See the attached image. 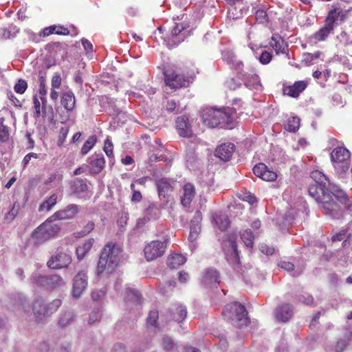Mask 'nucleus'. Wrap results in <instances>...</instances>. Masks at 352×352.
Returning <instances> with one entry per match:
<instances>
[{"label": "nucleus", "mask_w": 352, "mask_h": 352, "mask_svg": "<svg viewBox=\"0 0 352 352\" xmlns=\"http://www.w3.org/2000/svg\"><path fill=\"white\" fill-rule=\"evenodd\" d=\"M311 177L314 183L309 186V195L316 202L322 204L327 214L334 219L340 218L343 212L340 204L351 210L350 205H346L349 199L346 193L337 185L331 183L322 172L314 170L311 173Z\"/></svg>", "instance_id": "1"}, {"label": "nucleus", "mask_w": 352, "mask_h": 352, "mask_svg": "<svg viewBox=\"0 0 352 352\" xmlns=\"http://www.w3.org/2000/svg\"><path fill=\"white\" fill-rule=\"evenodd\" d=\"M234 110L230 107L221 109L208 108L202 112V120L205 125L210 128H214L222 124L227 126L234 120Z\"/></svg>", "instance_id": "2"}, {"label": "nucleus", "mask_w": 352, "mask_h": 352, "mask_svg": "<svg viewBox=\"0 0 352 352\" xmlns=\"http://www.w3.org/2000/svg\"><path fill=\"white\" fill-rule=\"evenodd\" d=\"M121 250L118 246L107 243L102 249L98 263V274H111L118 265L121 258Z\"/></svg>", "instance_id": "3"}, {"label": "nucleus", "mask_w": 352, "mask_h": 352, "mask_svg": "<svg viewBox=\"0 0 352 352\" xmlns=\"http://www.w3.org/2000/svg\"><path fill=\"white\" fill-rule=\"evenodd\" d=\"M223 314L233 326L239 328L247 326L249 322L245 307L237 302L227 305Z\"/></svg>", "instance_id": "4"}, {"label": "nucleus", "mask_w": 352, "mask_h": 352, "mask_svg": "<svg viewBox=\"0 0 352 352\" xmlns=\"http://www.w3.org/2000/svg\"><path fill=\"white\" fill-rule=\"evenodd\" d=\"M351 154L344 147L338 146L331 153V160L333 163L336 174L340 178H344L350 168Z\"/></svg>", "instance_id": "5"}, {"label": "nucleus", "mask_w": 352, "mask_h": 352, "mask_svg": "<svg viewBox=\"0 0 352 352\" xmlns=\"http://www.w3.org/2000/svg\"><path fill=\"white\" fill-rule=\"evenodd\" d=\"M53 218L50 217L40 225L32 234L35 243L40 244L55 236L60 230V227L55 223Z\"/></svg>", "instance_id": "6"}, {"label": "nucleus", "mask_w": 352, "mask_h": 352, "mask_svg": "<svg viewBox=\"0 0 352 352\" xmlns=\"http://www.w3.org/2000/svg\"><path fill=\"white\" fill-rule=\"evenodd\" d=\"M61 305V300L58 298L50 302H46L44 298L38 297L32 304V311L38 319H42L44 317H49L55 313Z\"/></svg>", "instance_id": "7"}, {"label": "nucleus", "mask_w": 352, "mask_h": 352, "mask_svg": "<svg viewBox=\"0 0 352 352\" xmlns=\"http://www.w3.org/2000/svg\"><path fill=\"white\" fill-rule=\"evenodd\" d=\"M34 283L38 286H42L47 289H54L63 287L65 282L58 274L41 275L34 274L32 276Z\"/></svg>", "instance_id": "8"}, {"label": "nucleus", "mask_w": 352, "mask_h": 352, "mask_svg": "<svg viewBox=\"0 0 352 352\" xmlns=\"http://www.w3.org/2000/svg\"><path fill=\"white\" fill-rule=\"evenodd\" d=\"M223 250L230 264L233 266L234 270L239 268V257L234 235L229 236L228 240L223 241Z\"/></svg>", "instance_id": "9"}, {"label": "nucleus", "mask_w": 352, "mask_h": 352, "mask_svg": "<svg viewBox=\"0 0 352 352\" xmlns=\"http://www.w3.org/2000/svg\"><path fill=\"white\" fill-rule=\"evenodd\" d=\"M166 248V243L159 240L152 241L146 244L144 248V257L151 261L163 256Z\"/></svg>", "instance_id": "10"}, {"label": "nucleus", "mask_w": 352, "mask_h": 352, "mask_svg": "<svg viewBox=\"0 0 352 352\" xmlns=\"http://www.w3.org/2000/svg\"><path fill=\"white\" fill-rule=\"evenodd\" d=\"M184 30L185 27L182 23H176L171 30L170 35L164 39L166 45L169 48H173L184 41L187 36Z\"/></svg>", "instance_id": "11"}, {"label": "nucleus", "mask_w": 352, "mask_h": 352, "mask_svg": "<svg viewBox=\"0 0 352 352\" xmlns=\"http://www.w3.org/2000/svg\"><path fill=\"white\" fill-rule=\"evenodd\" d=\"M72 262L69 254L63 252H56L47 261V266L54 270L67 267Z\"/></svg>", "instance_id": "12"}, {"label": "nucleus", "mask_w": 352, "mask_h": 352, "mask_svg": "<svg viewBox=\"0 0 352 352\" xmlns=\"http://www.w3.org/2000/svg\"><path fill=\"white\" fill-rule=\"evenodd\" d=\"M87 275L84 270L78 272L73 278L72 296L75 298H78L85 289L87 288Z\"/></svg>", "instance_id": "13"}, {"label": "nucleus", "mask_w": 352, "mask_h": 352, "mask_svg": "<svg viewBox=\"0 0 352 352\" xmlns=\"http://www.w3.org/2000/svg\"><path fill=\"white\" fill-rule=\"evenodd\" d=\"M175 128L177 133L181 137L191 138L193 135L191 122L186 116H181L177 118Z\"/></svg>", "instance_id": "14"}, {"label": "nucleus", "mask_w": 352, "mask_h": 352, "mask_svg": "<svg viewBox=\"0 0 352 352\" xmlns=\"http://www.w3.org/2000/svg\"><path fill=\"white\" fill-rule=\"evenodd\" d=\"M88 167L91 174L100 173L104 167L105 160L102 153H94L87 160Z\"/></svg>", "instance_id": "15"}, {"label": "nucleus", "mask_w": 352, "mask_h": 352, "mask_svg": "<svg viewBox=\"0 0 352 352\" xmlns=\"http://www.w3.org/2000/svg\"><path fill=\"white\" fill-rule=\"evenodd\" d=\"M254 174L267 182H272L276 180L277 175L275 172L268 169L267 166L263 163H259L253 168Z\"/></svg>", "instance_id": "16"}, {"label": "nucleus", "mask_w": 352, "mask_h": 352, "mask_svg": "<svg viewBox=\"0 0 352 352\" xmlns=\"http://www.w3.org/2000/svg\"><path fill=\"white\" fill-rule=\"evenodd\" d=\"M235 150L234 144L228 142L219 146L215 151V155L223 162H228L232 157Z\"/></svg>", "instance_id": "17"}, {"label": "nucleus", "mask_w": 352, "mask_h": 352, "mask_svg": "<svg viewBox=\"0 0 352 352\" xmlns=\"http://www.w3.org/2000/svg\"><path fill=\"white\" fill-rule=\"evenodd\" d=\"M203 284L208 287L217 288L219 283V273L215 269L206 270L202 276Z\"/></svg>", "instance_id": "18"}, {"label": "nucleus", "mask_w": 352, "mask_h": 352, "mask_svg": "<svg viewBox=\"0 0 352 352\" xmlns=\"http://www.w3.org/2000/svg\"><path fill=\"white\" fill-rule=\"evenodd\" d=\"M164 75L166 85L171 89H177L186 85V80L182 76L175 74L171 71H165Z\"/></svg>", "instance_id": "19"}, {"label": "nucleus", "mask_w": 352, "mask_h": 352, "mask_svg": "<svg viewBox=\"0 0 352 352\" xmlns=\"http://www.w3.org/2000/svg\"><path fill=\"white\" fill-rule=\"evenodd\" d=\"M155 179L159 197H163L164 198L168 197V194L171 192L173 190V184H174V182H171L168 179L165 177H156Z\"/></svg>", "instance_id": "20"}, {"label": "nucleus", "mask_w": 352, "mask_h": 352, "mask_svg": "<svg viewBox=\"0 0 352 352\" xmlns=\"http://www.w3.org/2000/svg\"><path fill=\"white\" fill-rule=\"evenodd\" d=\"M186 307L182 305H175L172 306L167 313V317L170 320H173L177 322H182L186 318Z\"/></svg>", "instance_id": "21"}, {"label": "nucleus", "mask_w": 352, "mask_h": 352, "mask_svg": "<svg viewBox=\"0 0 352 352\" xmlns=\"http://www.w3.org/2000/svg\"><path fill=\"white\" fill-rule=\"evenodd\" d=\"M274 313L278 321L286 322L293 315L292 306L289 304L281 305L276 308Z\"/></svg>", "instance_id": "22"}, {"label": "nucleus", "mask_w": 352, "mask_h": 352, "mask_svg": "<svg viewBox=\"0 0 352 352\" xmlns=\"http://www.w3.org/2000/svg\"><path fill=\"white\" fill-rule=\"evenodd\" d=\"M78 208L76 204L67 206L64 210L55 212L52 218L54 220H63L72 219L78 212Z\"/></svg>", "instance_id": "23"}, {"label": "nucleus", "mask_w": 352, "mask_h": 352, "mask_svg": "<svg viewBox=\"0 0 352 352\" xmlns=\"http://www.w3.org/2000/svg\"><path fill=\"white\" fill-rule=\"evenodd\" d=\"M70 187L72 194L79 198L85 197L88 186L85 181L76 179L70 183Z\"/></svg>", "instance_id": "24"}, {"label": "nucleus", "mask_w": 352, "mask_h": 352, "mask_svg": "<svg viewBox=\"0 0 352 352\" xmlns=\"http://www.w3.org/2000/svg\"><path fill=\"white\" fill-rule=\"evenodd\" d=\"M307 87V82L300 80L296 82L293 85L285 87L283 93L293 98H297Z\"/></svg>", "instance_id": "25"}, {"label": "nucleus", "mask_w": 352, "mask_h": 352, "mask_svg": "<svg viewBox=\"0 0 352 352\" xmlns=\"http://www.w3.org/2000/svg\"><path fill=\"white\" fill-rule=\"evenodd\" d=\"M195 196V188L194 185L190 183H186L183 186V194L181 197V204L184 207L189 206Z\"/></svg>", "instance_id": "26"}, {"label": "nucleus", "mask_w": 352, "mask_h": 352, "mask_svg": "<svg viewBox=\"0 0 352 352\" xmlns=\"http://www.w3.org/2000/svg\"><path fill=\"white\" fill-rule=\"evenodd\" d=\"M26 298L22 296L21 294H12L10 297V302L8 306L12 310H21L23 309L24 311H27L25 308Z\"/></svg>", "instance_id": "27"}, {"label": "nucleus", "mask_w": 352, "mask_h": 352, "mask_svg": "<svg viewBox=\"0 0 352 352\" xmlns=\"http://www.w3.org/2000/svg\"><path fill=\"white\" fill-rule=\"evenodd\" d=\"M278 265L281 269L290 272L292 276L294 277L300 275L305 269L304 265H295L293 263L285 261H280Z\"/></svg>", "instance_id": "28"}, {"label": "nucleus", "mask_w": 352, "mask_h": 352, "mask_svg": "<svg viewBox=\"0 0 352 352\" xmlns=\"http://www.w3.org/2000/svg\"><path fill=\"white\" fill-rule=\"evenodd\" d=\"M75 317V313L72 310L62 311L59 314L57 324L58 327L64 328L71 324L74 322Z\"/></svg>", "instance_id": "29"}, {"label": "nucleus", "mask_w": 352, "mask_h": 352, "mask_svg": "<svg viewBox=\"0 0 352 352\" xmlns=\"http://www.w3.org/2000/svg\"><path fill=\"white\" fill-rule=\"evenodd\" d=\"M161 346L166 352H177L178 345L173 338L168 335H163L161 338Z\"/></svg>", "instance_id": "30"}, {"label": "nucleus", "mask_w": 352, "mask_h": 352, "mask_svg": "<svg viewBox=\"0 0 352 352\" xmlns=\"http://www.w3.org/2000/svg\"><path fill=\"white\" fill-rule=\"evenodd\" d=\"M270 45L274 48L277 54L286 53V48L287 45L285 41L278 35H275L272 37Z\"/></svg>", "instance_id": "31"}, {"label": "nucleus", "mask_w": 352, "mask_h": 352, "mask_svg": "<svg viewBox=\"0 0 352 352\" xmlns=\"http://www.w3.org/2000/svg\"><path fill=\"white\" fill-rule=\"evenodd\" d=\"M94 239H89L86 241H85L81 245H79L76 250V256L78 260H82L87 253H88L94 244Z\"/></svg>", "instance_id": "32"}, {"label": "nucleus", "mask_w": 352, "mask_h": 352, "mask_svg": "<svg viewBox=\"0 0 352 352\" xmlns=\"http://www.w3.org/2000/svg\"><path fill=\"white\" fill-rule=\"evenodd\" d=\"M76 103L75 96L73 92L68 91L63 94L61 96V104L69 111L74 109Z\"/></svg>", "instance_id": "33"}, {"label": "nucleus", "mask_w": 352, "mask_h": 352, "mask_svg": "<svg viewBox=\"0 0 352 352\" xmlns=\"http://www.w3.org/2000/svg\"><path fill=\"white\" fill-rule=\"evenodd\" d=\"M244 85L250 89H258L261 87L259 77L256 74H248L243 78Z\"/></svg>", "instance_id": "34"}, {"label": "nucleus", "mask_w": 352, "mask_h": 352, "mask_svg": "<svg viewBox=\"0 0 352 352\" xmlns=\"http://www.w3.org/2000/svg\"><path fill=\"white\" fill-rule=\"evenodd\" d=\"M5 118H0V150L3 152L1 144H6L10 140V128L4 124Z\"/></svg>", "instance_id": "35"}, {"label": "nucleus", "mask_w": 352, "mask_h": 352, "mask_svg": "<svg viewBox=\"0 0 352 352\" xmlns=\"http://www.w3.org/2000/svg\"><path fill=\"white\" fill-rule=\"evenodd\" d=\"M186 261V257L179 254H173L168 257L167 265L170 268H177Z\"/></svg>", "instance_id": "36"}, {"label": "nucleus", "mask_w": 352, "mask_h": 352, "mask_svg": "<svg viewBox=\"0 0 352 352\" xmlns=\"http://www.w3.org/2000/svg\"><path fill=\"white\" fill-rule=\"evenodd\" d=\"M19 32V29L15 26H10L9 28H0V38L1 39H9L14 38L16 33Z\"/></svg>", "instance_id": "37"}, {"label": "nucleus", "mask_w": 352, "mask_h": 352, "mask_svg": "<svg viewBox=\"0 0 352 352\" xmlns=\"http://www.w3.org/2000/svg\"><path fill=\"white\" fill-rule=\"evenodd\" d=\"M52 34H63V35H67L69 34V30L63 27V26H50L48 28H46L43 30V36H49Z\"/></svg>", "instance_id": "38"}, {"label": "nucleus", "mask_w": 352, "mask_h": 352, "mask_svg": "<svg viewBox=\"0 0 352 352\" xmlns=\"http://www.w3.org/2000/svg\"><path fill=\"white\" fill-rule=\"evenodd\" d=\"M214 219L217 226L222 231L226 230L230 225V220L226 214H217L214 217Z\"/></svg>", "instance_id": "39"}, {"label": "nucleus", "mask_w": 352, "mask_h": 352, "mask_svg": "<svg viewBox=\"0 0 352 352\" xmlns=\"http://www.w3.org/2000/svg\"><path fill=\"white\" fill-rule=\"evenodd\" d=\"M333 29V26L326 23L323 28L315 33L314 38L319 41H324Z\"/></svg>", "instance_id": "40"}, {"label": "nucleus", "mask_w": 352, "mask_h": 352, "mask_svg": "<svg viewBox=\"0 0 352 352\" xmlns=\"http://www.w3.org/2000/svg\"><path fill=\"white\" fill-rule=\"evenodd\" d=\"M160 212V206L157 203H151L145 209L144 213L151 217V219H155L159 217Z\"/></svg>", "instance_id": "41"}, {"label": "nucleus", "mask_w": 352, "mask_h": 352, "mask_svg": "<svg viewBox=\"0 0 352 352\" xmlns=\"http://www.w3.org/2000/svg\"><path fill=\"white\" fill-rule=\"evenodd\" d=\"M56 195L53 194L40 205L38 208V211L43 212L45 210H50L52 208V207L55 206V204H56Z\"/></svg>", "instance_id": "42"}, {"label": "nucleus", "mask_w": 352, "mask_h": 352, "mask_svg": "<svg viewBox=\"0 0 352 352\" xmlns=\"http://www.w3.org/2000/svg\"><path fill=\"white\" fill-rule=\"evenodd\" d=\"M223 60L226 61L231 67L238 65V62L236 59L234 54L229 50H225L222 52Z\"/></svg>", "instance_id": "43"}, {"label": "nucleus", "mask_w": 352, "mask_h": 352, "mask_svg": "<svg viewBox=\"0 0 352 352\" xmlns=\"http://www.w3.org/2000/svg\"><path fill=\"white\" fill-rule=\"evenodd\" d=\"M241 239L247 247L252 248L254 240V236L252 234L250 229H247L244 230L241 234Z\"/></svg>", "instance_id": "44"}, {"label": "nucleus", "mask_w": 352, "mask_h": 352, "mask_svg": "<svg viewBox=\"0 0 352 352\" xmlns=\"http://www.w3.org/2000/svg\"><path fill=\"white\" fill-rule=\"evenodd\" d=\"M124 299L126 301H131L134 304H140L141 302V296L138 291L135 289H128Z\"/></svg>", "instance_id": "45"}, {"label": "nucleus", "mask_w": 352, "mask_h": 352, "mask_svg": "<svg viewBox=\"0 0 352 352\" xmlns=\"http://www.w3.org/2000/svg\"><path fill=\"white\" fill-rule=\"evenodd\" d=\"M166 110L169 113L178 114L180 113L183 109L175 100H168L166 104Z\"/></svg>", "instance_id": "46"}, {"label": "nucleus", "mask_w": 352, "mask_h": 352, "mask_svg": "<svg viewBox=\"0 0 352 352\" xmlns=\"http://www.w3.org/2000/svg\"><path fill=\"white\" fill-rule=\"evenodd\" d=\"M341 11L339 8L330 10L326 19V23L333 26L334 28V23L338 19Z\"/></svg>", "instance_id": "47"}, {"label": "nucleus", "mask_w": 352, "mask_h": 352, "mask_svg": "<svg viewBox=\"0 0 352 352\" xmlns=\"http://www.w3.org/2000/svg\"><path fill=\"white\" fill-rule=\"evenodd\" d=\"M300 118L298 117H292L289 119L287 124L285 125V129L290 132L295 133L298 130L300 127Z\"/></svg>", "instance_id": "48"}, {"label": "nucleus", "mask_w": 352, "mask_h": 352, "mask_svg": "<svg viewBox=\"0 0 352 352\" xmlns=\"http://www.w3.org/2000/svg\"><path fill=\"white\" fill-rule=\"evenodd\" d=\"M96 142V138L94 136H90L87 141L84 143L82 148L81 153L82 155H86L91 148L94 146Z\"/></svg>", "instance_id": "49"}, {"label": "nucleus", "mask_w": 352, "mask_h": 352, "mask_svg": "<svg viewBox=\"0 0 352 352\" xmlns=\"http://www.w3.org/2000/svg\"><path fill=\"white\" fill-rule=\"evenodd\" d=\"M94 227L95 223L89 221L84 226L80 232L76 233V236L77 237H83L89 234L94 229Z\"/></svg>", "instance_id": "50"}, {"label": "nucleus", "mask_w": 352, "mask_h": 352, "mask_svg": "<svg viewBox=\"0 0 352 352\" xmlns=\"http://www.w3.org/2000/svg\"><path fill=\"white\" fill-rule=\"evenodd\" d=\"M239 197L243 201H248L250 205L257 201L256 197L250 192H241L239 194Z\"/></svg>", "instance_id": "51"}, {"label": "nucleus", "mask_w": 352, "mask_h": 352, "mask_svg": "<svg viewBox=\"0 0 352 352\" xmlns=\"http://www.w3.org/2000/svg\"><path fill=\"white\" fill-rule=\"evenodd\" d=\"M28 88V83L23 79H19L14 85V89L17 94H23Z\"/></svg>", "instance_id": "52"}, {"label": "nucleus", "mask_w": 352, "mask_h": 352, "mask_svg": "<svg viewBox=\"0 0 352 352\" xmlns=\"http://www.w3.org/2000/svg\"><path fill=\"white\" fill-rule=\"evenodd\" d=\"M255 14L258 23H264L268 21L267 14L264 10L258 9L256 10Z\"/></svg>", "instance_id": "53"}, {"label": "nucleus", "mask_w": 352, "mask_h": 352, "mask_svg": "<svg viewBox=\"0 0 352 352\" xmlns=\"http://www.w3.org/2000/svg\"><path fill=\"white\" fill-rule=\"evenodd\" d=\"M201 230V227L199 225H192L190 226V231L189 234V240L190 241H194L197 239L199 233Z\"/></svg>", "instance_id": "54"}, {"label": "nucleus", "mask_w": 352, "mask_h": 352, "mask_svg": "<svg viewBox=\"0 0 352 352\" xmlns=\"http://www.w3.org/2000/svg\"><path fill=\"white\" fill-rule=\"evenodd\" d=\"M298 299L300 302L307 305H311L314 303L313 296L307 293L300 294Z\"/></svg>", "instance_id": "55"}, {"label": "nucleus", "mask_w": 352, "mask_h": 352, "mask_svg": "<svg viewBox=\"0 0 352 352\" xmlns=\"http://www.w3.org/2000/svg\"><path fill=\"white\" fill-rule=\"evenodd\" d=\"M158 318V312L157 311H151L147 317V324L155 327Z\"/></svg>", "instance_id": "56"}, {"label": "nucleus", "mask_w": 352, "mask_h": 352, "mask_svg": "<svg viewBox=\"0 0 352 352\" xmlns=\"http://www.w3.org/2000/svg\"><path fill=\"white\" fill-rule=\"evenodd\" d=\"M104 151L108 157L111 158L113 157V143L107 138L104 142Z\"/></svg>", "instance_id": "57"}, {"label": "nucleus", "mask_w": 352, "mask_h": 352, "mask_svg": "<svg viewBox=\"0 0 352 352\" xmlns=\"http://www.w3.org/2000/svg\"><path fill=\"white\" fill-rule=\"evenodd\" d=\"M33 102H34V107L35 109V112L34 113V117L35 118H38L41 116L42 107L41 108V102L38 100L36 96H34Z\"/></svg>", "instance_id": "58"}, {"label": "nucleus", "mask_w": 352, "mask_h": 352, "mask_svg": "<svg viewBox=\"0 0 352 352\" xmlns=\"http://www.w3.org/2000/svg\"><path fill=\"white\" fill-rule=\"evenodd\" d=\"M131 189L133 191V195H132L131 199V201L134 202V203L140 202L142 199L141 192L139 190H136L135 189L134 184H131Z\"/></svg>", "instance_id": "59"}, {"label": "nucleus", "mask_w": 352, "mask_h": 352, "mask_svg": "<svg viewBox=\"0 0 352 352\" xmlns=\"http://www.w3.org/2000/svg\"><path fill=\"white\" fill-rule=\"evenodd\" d=\"M272 54L267 52L263 51L262 52L261 54L260 55L258 60L263 65L268 64L272 60Z\"/></svg>", "instance_id": "60"}, {"label": "nucleus", "mask_w": 352, "mask_h": 352, "mask_svg": "<svg viewBox=\"0 0 352 352\" xmlns=\"http://www.w3.org/2000/svg\"><path fill=\"white\" fill-rule=\"evenodd\" d=\"M39 81V94L41 95H47V89L45 87V76L41 74V72L39 73L38 77Z\"/></svg>", "instance_id": "61"}, {"label": "nucleus", "mask_w": 352, "mask_h": 352, "mask_svg": "<svg viewBox=\"0 0 352 352\" xmlns=\"http://www.w3.org/2000/svg\"><path fill=\"white\" fill-rule=\"evenodd\" d=\"M259 249L262 253L266 255H272L275 252L274 247L270 246L265 243L261 244Z\"/></svg>", "instance_id": "62"}, {"label": "nucleus", "mask_w": 352, "mask_h": 352, "mask_svg": "<svg viewBox=\"0 0 352 352\" xmlns=\"http://www.w3.org/2000/svg\"><path fill=\"white\" fill-rule=\"evenodd\" d=\"M226 86L230 90H235L240 87L241 84L237 83L234 78H229L225 82Z\"/></svg>", "instance_id": "63"}, {"label": "nucleus", "mask_w": 352, "mask_h": 352, "mask_svg": "<svg viewBox=\"0 0 352 352\" xmlns=\"http://www.w3.org/2000/svg\"><path fill=\"white\" fill-rule=\"evenodd\" d=\"M105 295V292L102 289L94 290L91 292V298L96 301L102 298Z\"/></svg>", "instance_id": "64"}]
</instances>
